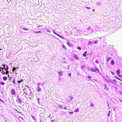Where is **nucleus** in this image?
Listing matches in <instances>:
<instances>
[{
    "mask_svg": "<svg viewBox=\"0 0 122 122\" xmlns=\"http://www.w3.org/2000/svg\"><path fill=\"white\" fill-rule=\"evenodd\" d=\"M41 32L40 31H35V33H41Z\"/></svg>",
    "mask_w": 122,
    "mask_h": 122,
    "instance_id": "obj_25",
    "label": "nucleus"
},
{
    "mask_svg": "<svg viewBox=\"0 0 122 122\" xmlns=\"http://www.w3.org/2000/svg\"><path fill=\"white\" fill-rule=\"evenodd\" d=\"M0 101H1L2 102H3V101L0 98Z\"/></svg>",
    "mask_w": 122,
    "mask_h": 122,
    "instance_id": "obj_29",
    "label": "nucleus"
},
{
    "mask_svg": "<svg viewBox=\"0 0 122 122\" xmlns=\"http://www.w3.org/2000/svg\"><path fill=\"white\" fill-rule=\"evenodd\" d=\"M86 8H87L88 9H89V8L88 7H86Z\"/></svg>",
    "mask_w": 122,
    "mask_h": 122,
    "instance_id": "obj_35",
    "label": "nucleus"
},
{
    "mask_svg": "<svg viewBox=\"0 0 122 122\" xmlns=\"http://www.w3.org/2000/svg\"><path fill=\"white\" fill-rule=\"evenodd\" d=\"M110 63L111 65H113L114 64V60H112L111 61Z\"/></svg>",
    "mask_w": 122,
    "mask_h": 122,
    "instance_id": "obj_9",
    "label": "nucleus"
},
{
    "mask_svg": "<svg viewBox=\"0 0 122 122\" xmlns=\"http://www.w3.org/2000/svg\"><path fill=\"white\" fill-rule=\"evenodd\" d=\"M111 59V57H109L107 58V62L109 61V60Z\"/></svg>",
    "mask_w": 122,
    "mask_h": 122,
    "instance_id": "obj_11",
    "label": "nucleus"
},
{
    "mask_svg": "<svg viewBox=\"0 0 122 122\" xmlns=\"http://www.w3.org/2000/svg\"><path fill=\"white\" fill-rule=\"evenodd\" d=\"M73 97L71 96H70L69 97V99L70 100H71L73 99Z\"/></svg>",
    "mask_w": 122,
    "mask_h": 122,
    "instance_id": "obj_10",
    "label": "nucleus"
},
{
    "mask_svg": "<svg viewBox=\"0 0 122 122\" xmlns=\"http://www.w3.org/2000/svg\"><path fill=\"white\" fill-rule=\"evenodd\" d=\"M8 77H9V75H8Z\"/></svg>",
    "mask_w": 122,
    "mask_h": 122,
    "instance_id": "obj_37",
    "label": "nucleus"
},
{
    "mask_svg": "<svg viewBox=\"0 0 122 122\" xmlns=\"http://www.w3.org/2000/svg\"><path fill=\"white\" fill-rule=\"evenodd\" d=\"M1 73L2 75H4L5 74H8L9 73L8 71L7 70L6 71H3V70H2V71L1 72Z\"/></svg>",
    "mask_w": 122,
    "mask_h": 122,
    "instance_id": "obj_2",
    "label": "nucleus"
},
{
    "mask_svg": "<svg viewBox=\"0 0 122 122\" xmlns=\"http://www.w3.org/2000/svg\"><path fill=\"white\" fill-rule=\"evenodd\" d=\"M69 75L70 76H71V73L69 74Z\"/></svg>",
    "mask_w": 122,
    "mask_h": 122,
    "instance_id": "obj_34",
    "label": "nucleus"
},
{
    "mask_svg": "<svg viewBox=\"0 0 122 122\" xmlns=\"http://www.w3.org/2000/svg\"><path fill=\"white\" fill-rule=\"evenodd\" d=\"M3 80L4 81H6L7 80V77L5 76H4L3 78Z\"/></svg>",
    "mask_w": 122,
    "mask_h": 122,
    "instance_id": "obj_8",
    "label": "nucleus"
},
{
    "mask_svg": "<svg viewBox=\"0 0 122 122\" xmlns=\"http://www.w3.org/2000/svg\"><path fill=\"white\" fill-rule=\"evenodd\" d=\"M111 72L113 74V75H114V73L113 72L111 71Z\"/></svg>",
    "mask_w": 122,
    "mask_h": 122,
    "instance_id": "obj_32",
    "label": "nucleus"
},
{
    "mask_svg": "<svg viewBox=\"0 0 122 122\" xmlns=\"http://www.w3.org/2000/svg\"><path fill=\"white\" fill-rule=\"evenodd\" d=\"M110 111H109L108 112V114H107V116H108V117H109V116H110Z\"/></svg>",
    "mask_w": 122,
    "mask_h": 122,
    "instance_id": "obj_23",
    "label": "nucleus"
},
{
    "mask_svg": "<svg viewBox=\"0 0 122 122\" xmlns=\"http://www.w3.org/2000/svg\"><path fill=\"white\" fill-rule=\"evenodd\" d=\"M2 66H3V67H0V69L1 70H3V69H4L5 70L4 71H7V69L5 67V65L2 64Z\"/></svg>",
    "mask_w": 122,
    "mask_h": 122,
    "instance_id": "obj_1",
    "label": "nucleus"
},
{
    "mask_svg": "<svg viewBox=\"0 0 122 122\" xmlns=\"http://www.w3.org/2000/svg\"><path fill=\"white\" fill-rule=\"evenodd\" d=\"M16 69V67H13L12 69V71L13 72H14V71H15Z\"/></svg>",
    "mask_w": 122,
    "mask_h": 122,
    "instance_id": "obj_14",
    "label": "nucleus"
},
{
    "mask_svg": "<svg viewBox=\"0 0 122 122\" xmlns=\"http://www.w3.org/2000/svg\"><path fill=\"white\" fill-rule=\"evenodd\" d=\"M41 88L39 87H37V90L38 91H39V92L40 91H41Z\"/></svg>",
    "mask_w": 122,
    "mask_h": 122,
    "instance_id": "obj_12",
    "label": "nucleus"
},
{
    "mask_svg": "<svg viewBox=\"0 0 122 122\" xmlns=\"http://www.w3.org/2000/svg\"><path fill=\"white\" fill-rule=\"evenodd\" d=\"M6 67H7L6 69H7V70H8V68H8V66H6Z\"/></svg>",
    "mask_w": 122,
    "mask_h": 122,
    "instance_id": "obj_30",
    "label": "nucleus"
},
{
    "mask_svg": "<svg viewBox=\"0 0 122 122\" xmlns=\"http://www.w3.org/2000/svg\"><path fill=\"white\" fill-rule=\"evenodd\" d=\"M79 110V109H76L75 110V111L74 112H78Z\"/></svg>",
    "mask_w": 122,
    "mask_h": 122,
    "instance_id": "obj_21",
    "label": "nucleus"
},
{
    "mask_svg": "<svg viewBox=\"0 0 122 122\" xmlns=\"http://www.w3.org/2000/svg\"><path fill=\"white\" fill-rule=\"evenodd\" d=\"M62 47L63 48H64L65 49H66V47L64 45H63L62 46Z\"/></svg>",
    "mask_w": 122,
    "mask_h": 122,
    "instance_id": "obj_20",
    "label": "nucleus"
},
{
    "mask_svg": "<svg viewBox=\"0 0 122 122\" xmlns=\"http://www.w3.org/2000/svg\"><path fill=\"white\" fill-rule=\"evenodd\" d=\"M91 70L92 71H93L94 72H95L96 71V70L93 68L91 69Z\"/></svg>",
    "mask_w": 122,
    "mask_h": 122,
    "instance_id": "obj_15",
    "label": "nucleus"
},
{
    "mask_svg": "<svg viewBox=\"0 0 122 122\" xmlns=\"http://www.w3.org/2000/svg\"><path fill=\"white\" fill-rule=\"evenodd\" d=\"M13 82L14 83V84H15V80H14L13 81Z\"/></svg>",
    "mask_w": 122,
    "mask_h": 122,
    "instance_id": "obj_27",
    "label": "nucleus"
},
{
    "mask_svg": "<svg viewBox=\"0 0 122 122\" xmlns=\"http://www.w3.org/2000/svg\"><path fill=\"white\" fill-rule=\"evenodd\" d=\"M23 30H29V29L25 28H23Z\"/></svg>",
    "mask_w": 122,
    "mask_h": 122,
    "instance_id": "obj_16",
    "label": "nucleus"
},
{
    "mask_svg": "<svg viewBox=\"0 0 122 122\" xmlns=\"http://www.w3.org/2000/svg\"><path fill=\"white\" fill-rule=\"evenodd\" d=\"M40 122H41V121H40Z\"/></svg>",
    "mask_w": 122,
    "mask_h": 122,
    "instance_id": "obj_38",
    "label": "nucleus"
},
{
    "mask_svg": "<svg viewBox=\"0 0 122 122\" xmlns=\"http://www.w3.org/2000/svg\"><path fill=\"white\" fill-rule=\"evenodd\" d=\"M73 112H70L69 113V114H73Z\"/></svg>",
    "mask_w": 122,
    "mask_h": 122,
    "instance_id": "obj_24",
    "label": "nucleus"
},
{
    "mask_svg": "<svg viewBox=\"0 0 122 122\" xmlns=\"http://www.w3.org/2000/svg\"><path fill=\"white\" fill-rule=\"evenodd\" d=\"M77 48L78 49H79V50H81V47H77Z\"/></svg>",
    "mask_w": 122,
    "mask_h": 122,
    "instance_id": "obj_22",
    "label": "nucleus"
},
{
    "mask_svg": "<svg viewBox=\"0 0 122 122\" xmlns=\"http://www.w3.org/2000/svg\"><path fill=\"white\" fill-rule=\"evenodd\" d=\"M58 73L60 75H61L62 74V73L61 71H59Z\"/></svg>",
    "mask_w": 122,
    "mask_h": 122,
    "instance_id": "obj_18",
    "label": "nucleus"
},
{
    "mask_svg": "<svg viewBox=\"0 0 122 122\" xmlns=\"http://www.w3.org/2000/svg\"><path fill=\"white\" fill-rule=\"evenodd\" d=\"M66 43H67V44L68 45L70 46H73L70 43H69V42H66Z\"/></svg>",
    "mask_w": 122,
    "mask_h": 122,
    "instance_id": "obj_7",
    "label": "nucleus"
},
{
    "mask_svg": "<svg viewBox=\"0 0 122 122\" xmlns=\"http://www.w3.org/2000/svg\"><path fill=\"white\" fill-rule=\"evenodd\" d=\"M64 109H66V107H64Z\"/></svg>",
    "mask_w": 122,
    "mask_h": 122,
    "instance_id": "obj_36",
    "label": "nucleus"
},
{
    "mask_svg": "<svg viewBox=\"0 0 122 122\" xmlns=\"http://www.w3.org/2000/svg\"><path fill=\"white\" fill-rule=\"evenodd\" d=\"M23 81V79H21L20 80H19L18 81V82L19 83H20L21 82H22Z\"/></svg>",
    "mask_w": 122,
    "mask_h": 122,
    "instance_id": "obj_13",
    "label": "nucleus"
},
{
    "mask_svg": "<svg viewBox=\"0 0 122 122\" xmlns=\"http://www.w3.org/2000/svg\"><path fill=\"white\" fill-rule=\"evenodd\" d=\"M97 41H95V44H96L97 42Z\"/></svg>",
    "mask_w": 122,
    "mask_h": 122,
    "instance_id": "obj_33",
    "label": "nucleus"
},
{
    "mask_svg": "<svg viewBox=\"0 0 122 122\" xmlns=\"http://www.w3.org/2000/svg\"><path fill=\"white\" fill-rule=\"evenodd\" d=\"M116 73H117V75L118 76H119V74L120 73V70L119 69H118L116 71Z\"/></svg>",
    "mask_w": 122,
    "mask_h": 122,
    "instance_id": "obj_6",
    "label": "nucleus"
},
{
    "mask_svg": "<svg viewBox=\"0 0 122 122\" xmlns=\"http://www.w3.org/2000/svg\"><path fill=\"white\" fill-rule=\"evenodd\" d=\"M74 57L75 59H79V58L78 57V56L75 54L74 55Z\"/></svg>",
    "mask_w": 122,
    "mask_h": 122,
    "instance_id": "obj_5",
    "label": "nucleus"
},
{
    "mask_svg": "<svg viewBox=\"0 0 122 122\" xmlns=\"http://www.w3.org/2000/svg\"><path fill=\"white\" fill-rule=\"evenodd\" d=\"M94 106V104H91V107H93Z\"/></svg>",
    "mask_w": 122,
    "mask_h": 122,
    "instance_id": "obj_26",
    "label": "nucleus"
},
{
    "mask_svg": "<svg viewBox=\"0 0 122 122\" xmlns=\"http://www.w3.org/2000/svg\"><path fill=\"white\" fill-rule=\"evenodd\" d=\"M0 84L2 85H4L5 83L4 82H0Z\"/></svg>",
    "mask_w": 122,
    "mask_h": 122,
    "instance_id": "obj_17",
    "label": "nucleus"
},
{
    "mask_svg": "<svg viewBox=\"0 0 122 122\" xmlns=\"http://www.w3.org/2000/svg\"><path fill=\"white\" fill-rule=\"evenodd\" d=\"M87 77L89 79H90L92 77L91 76H88Z\"/></svg>",
    "mask_w": 122,
    "mask_h": 122,
    "instance_id": "obj_28",
    "label": "nucleus"
},
{
    "mask_svg": "<svg viewBox=\"0 0 122 122\" xmlns=\"http://www.w3.org/2000/svg\"><path fill=\"white\" fill-rule=\"evenodd\" d=\"M11 93L12 95H15L16 92L15 90L14 89H12L11 90Z\"/></svg>",
    "mask_w": 122,
    "mask_h": 122,
    "instance_id": "obj_4",
    "label": "nucleus"
},
{
    "mask_svg": "<svg viewBox=\"0 0 122 122\" xmlns=\"http://www.w3.org/2000/svg\"><path fill=\"white\" fill-rule=\"evenodd\" d=\"M53 33L55 34H56V35H57L59 37H60V38H61L62 39L63 38V36H62V37H61V36L58 34L57 33H56V32H55V31L54 30H53Z\"/></svg>",
    "mask_w": 122,
    "mask_h": 122,
    "instance_id": "obj_3",
    "label": "nucleus"
},
{
    "mask_svg": "<svg viewBox=\"0 0 122 122\" xmlns=\"http://www.w3.org/2000/svg\"><path fill=\"white\" fill-rule=\"evenodd\" d=\"M104 86L105 87L104 88V89H105L106 88V85H104Z\"/></svg>",
    "mask_w": 122,
    "mask_h": 122,
    "instance_id": "obj_31",
    "label": "nucleus"
},
{
    "mask_svg": "<svg viewBox=\"0 0 122 122\" xmlns=\"http://www.w3.org/2000/svg\"><path fill=\"white\" fill-rule=\"evenodd\" d=\"M83 56H84V57H85L86 56V53H84L83 54Z\"/></svg>",
    "mask_w": 122,
    "mask_h": 122,
    "instance_id": "obj_19",
    "label": "nucleus"
}]
</instances>
